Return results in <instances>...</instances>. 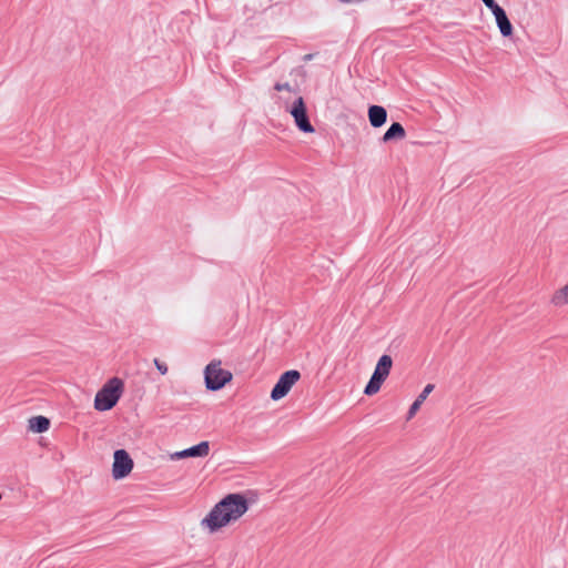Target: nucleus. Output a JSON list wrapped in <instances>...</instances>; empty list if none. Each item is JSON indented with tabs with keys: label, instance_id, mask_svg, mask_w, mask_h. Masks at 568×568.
<instances>
[{
	"label": "nucleus",
	"instance_id": "nucleus-14",
	"mask_svg": "<svg viewBox=\"0 0 568 568\" xmlns=\"http://www.w3.org/2000/svg\"><path fill=\"white\" fill-rule=\"evenodd\" d=\"M405 136H406V132H405L404 126L400 123L395 122L384 133L383 141L389 142L392 140H403Z\"/></svg>",
	"mask_w": 568,
	"mask_h": 568
},
{
	"label": "nucleus",
	"instance_id": "nucleus-9",
	"mask_svg": "<svg viewBox=\"0 0 568 568\" xmlns=\"http://www.w3.org/2000/svg\"><path fill=\"white\" fill-rule=\"evenodd\" d=\"M493 14L495 16L496 23L499 28L500 33L504 37H510L513 34V26L505 12V10L498 4L490 9Z\"/></svg>",
	"mask_w": 568,
	"mask_h": 568
},
{
	"label": "nucleus",
	"instance_id": "nucleus-18",
	"mask_svg": "<svg viewBox=\"0 0 568 568\" xmlns=\"http://www.w3.org/2000/svg\"><path fill=\"white\" fill-rule=\"evenodd\" d=\"M312 59H313V54H305L303 58L304 61H310Z\"/></svg>",
	"mask_w": 568,
	"mask_h": 568
},
{
	"label": "nucleus",
	"instance_id": "nucleus-15",
	"mask_svg": "<svg viewBox=\"0 0 568 568\" xmlns=\"http://www.w3.org/2000/svg\"><path fill=\"white\" fill-rule=\"evenodd\" d=\"M154 365L156 366L158 371L162 374V375H165L168 373V365L161 361H159L158 358L154 359Z\"/></svg>",
	"mask_w": 568,
	"mask_h": 568
},
{
	"label": "nucleus",
	"instance_id": "nucleus-16",
	"mask_svg": "<svg viewBox=\"0 0 568 568\" xmlns=\"http://www.w3.org/2000/svg\"><path fill=\"white\" fill-rule=\"evenodd\" d=\"M274 88H275V90H277V91L286 90V91H288V92H293V90H292V88H291V85H290L288 83H284V84L277 83V84H275V87H274Z\"/></svg>",
	"mask_w": 568,
	"mask_h": 568
},
{
	"label": "nucleus",
	"instance_id": "nucleus-13",
	"mask_svg": "<svg viewBox=\"0 0 568 568\" xmlns=\"http://www.w3.org/2000/svg\"><path fill=\"white\" fill-rule=\"evenodd\" d=\"M50 427V420L44 416H34L28 420V428L33 433H44Z\"/></svg>",
	"mask_w": 568,
	"mask_h": 568
},
{
	"label": "nucleus",
	"instance_id": "nucleus-6",
	"mask_svg": "<svg viewBox=\"0 0 568 568\" xmlns=\"http://www.w3.org/2000/svg\"><path fill=\"white\" fill-rule=\"evenodd\" d=\"M300 378L301 374L296 369L283 373L271 392V398L273 400H280L285 397Z\"/></svg>",
	"mask_w": 568,
	"mask_h": 568
},
{
	"label": "nucleus",
	"instance_id": "nucleus-2",
	"mask_svg": "<svg viewBox=\"0 0 568 568\" xmlns=\"http://www.w3.org/2000/svg\"><path fill=\"white\" fill-rule=\"evenodd\" d=\"M123 392V382L113 377L108 381L94 397V408L104 412L113 408L120 399Z\"/></svg>",
	"mask_w": 568,
	"mask_h": 568
},
{
	"label": "nucleus",
	"instance_id": "nucleus-10",
	"mask_svg": "<svg viewBox=\"0 0 568 568\" xmlns=\"http://www.w3.org/2000/svg\"><path fill=\"white\" fill-rule=\"evenodd\" d=\"M549 304L555 308H561L568 305V282L557 287L551 293Z\"/></svg>",
	"mask_w": 568,
	"mask_h": 568
},
{
	"label": "nucleus",
	"instance_id": "nucleus-4",
	"mask_svg": "<svg viewBox=\"0 0 568 568\" xmlns=\"http://www.w3.org/2000/svg\"><path fill=\"white\" fill-rule=\"evenodd\" d=\"M393 366V359L389 355H382L375 366L374 373L367 383L364 393L372 396L379 392L383 383L388 377Z\"/></svg>",
	"mask_w": 568,
	"mask_h": 568
},
{
	"label": "nucleus",
	"instance_id": "nucleus-7",
	"mask_svg": "<svg viewBox=\"0 0 568 568\" xmlns=\"http://www.w3.org/2000/svg\"><path fill=\"white\" fill-rule=\"evenodd\" d=\"M134 466L133 459L124 449H118L113 455L112 476L115 480L130 475Z\"/></svg>",
	"mask_w": 568,
	"mask_h": 568
},
{
	"label": "nucleus",
	"instance_id": "nucleus-1",
	"mask_svg": "<svg viewBox=\"0 0 568 568\" xmlns=\"http://www.w3.org/2000/svg\"><path fill=\"white\" fill-rule=\"evenodd\" d=\"M248 508V499L243 494H229L201 519L200 526L210 535L220 532L240 521Z\"/></svg>",
	"mask_w": 568,
	"mask_h": 568
},
{
	"label": "nucleus",
	"instance_id": "nucleus-17",
	"mask_svg": "<svg viewBox=\"0 0 568 568\" xmlns=\"http://www.w3.org/2000/svg\"><path fill=\"white\" fill-rule=\"evenodd\" d=\"M485 6L488 8V9H493L494 7L497 6V3L495 2V0H481Z\"/></svg>",
	"mask_w": 568,
	"mask_h": 568
},
{
	"label": "nucleus",
	"instance_id": "nucleus-5",
	"mask_svg": "<svg viewBox=\"0 0 568 568\" xmlns=\"http://www.w3.org/2000/svg\"><path fill=\"white\" fill-rule=\"evenodd\" d=\"M285 110L293 116L296 126L305 133H313L314 128L311 124L304 100L296 95L292 105H285Z\"/></svg>",
	"mask_w": 568,
	"mask_h": 568
},
{
	"label": "nucleus",
	"instance_id": "nucleus-11",
	"mask_svg": "<svg viewBox=\"0 0 568 568\" xmlns=\"http://www.w3.org/2000/svg\"><path fill=\"white\" fill-rule=\"evenodd\" d=\"M368 120L372 126L379 128L387 120V111L381 105H371L368 108Z\"/></svg>",
	"mask_w": 568,
	"mask_h": 568
},
{
	"label": "nucleus",
	"instance_id": "nucleus-12",
	"mask_svg": "<svg viewBox=\"0 0 568 568\" xmlns=\"http://www.w3.org/2000/svg\"><path fill=\"white\" fill-rule=\"evenodd\" d=\"M433 389H434V385L433 384H427L424 387L423 392L417 396L415 402L409 407V410H408V414H407V419H412L415 416V414L418 412V409L420 408L422 404L425 402L427 396L433 392Z\"/></svg>",
	"mask_w": 568,
	"mask_h": 568
},
{
	"label": "nucleus",
	"instance_id": "nucleus-8",
	"mask_svg": "<svg viewBox=\"0 0 568 568\" xmlns=\"http://www.w3.org/2000/svg\"><path fill=\"white\" fill-rule=\"evenodd\" d=\"M210 454V444L209 442H201L200 444L192 446L190 448L175 452L170 455L172 460H179L189 457H206Z\"/></svg>",
	"mask_w": 568,
	"mask_h": 568
},
{
	"label": "nucleus",
	"instance_id": "nucleus-3",
	"mask_svg": "<svg viewBox=\"0 0 568 568\" xmlns=\"http://www.w3.org/2000/svg\"><path fill=\"white\" fill-rule=\"evenodd\" d=\"M205 386L210 390H219L229 384L233 375L230 371L222 368L220 359H213L204 369Z\"/></svg>",
	"mask_w": 568,
	"mask_h": 568
}]
</instances>
